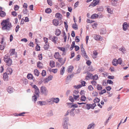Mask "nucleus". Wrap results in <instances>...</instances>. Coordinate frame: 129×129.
<instances>
[{
    "instance_id": "nucleus-23",
    "label": "nucleus",
    "mask_w": 129,
    "mask_h": 129,
    "mask_svg": "<svg viewBox=\"0 0 129 129\" xmlns=\"http://www.w3.org/2000/svg\"><path fill=\"white\" fill-rule=\"evenodd\" d=\"M60 56V55L59 53L58 52H55L54 55V57L56 59L58 58L59 56Z\"/></svg>"
},
{
    "instance_id": "nucleus-15",
    "label": "nucleus",
    "mask_w": 129,
    "mask_h": 129,
    "mask_svg": "<svg viewBox=\"0 0 129 129\" xmlns=\"http://www.w3.org/2000/svg\"><path fill=\"white\" fill-rule=\"evenodd\" d=\"M13 88L11 86H9L8 88L7 91L10 93H11L13 92Z\"/></svg>"
},
{
    "instance_id": "nucleus-52",
    "label": "nucleus",
    "mask_w": 129,
    "mask_h": 129,
    "mask_svg": "<svg viewBox=\"0 0 129 129\" xmlns=\"http://www.w3.org/2000/svg\"><path fill=\"white\" fill-rule=\"evenodd\" d=\"M82 55L83 57H86V58H87L88 57V56L86 55V53L85 51H83L82 52Z\"/></svg>"
},
{
    "instance_id": "nucleus-25",
    "label": "nucleus",
    "mask_w": 129,
    "mask_h": 129,
    "mask_svg": "<svg viewBox=\"0 0 129 129\" xmlns=\"http://www.w3.org/2000/svg\"><path fill=\"white\" fill-rule=\"evenodd\" d=\"M106 30L105 29L102 28L100 30V34H104L106 33Z\"/></svg>"
},
{
    "instance_id": "nucleus-2",
    "label": "nucleus",
    "mask_w": 129,
    "mask_h": 129,
    "mask_svg": "<svg viewBox=\"0 0 129 129\" xmlns=\"http://www.w3.org/2000/svg\"><path fill=\"white\" fill-rule=\"evenodd\" d=\"M4 61L7 63V64L8 66H10L12 63V61L11 59L8 56H5L4 57Z\"/></svg>"
},
{
    "instance_id": "nucleus-13",
    "label": "nucleus",
    "mask_w": 129,
    "mask_h": 129,
    "mask_svg": "<svg viewBox=\"0 0 129 129\" xmlns=\"http://www.w3.org/2000/svg\"><path fill=\"white\" fill-rule=\"evenodd\" d=\"M74 69V67L72 66H70L68 67L67 71L68 73L71 72Z\"/></svg>"
},
{
    "instance_id": "nucleus-9",
    "label": "nucleus",
    "mask_w": 129,
    "mask_h": 129,
    "mask_svg": "<svg viewBox=\"0 0 129 129\" xmlns=\"http://www.w3.org/2000/svg\"><path fill=\"white\" fill-rule=\"evenodd\" d=\"M53 76L51 75H50L47 78H46L45 80V82L47 83L50 81L52 79Z\"/></svg>"
},
{
    "instance_id": "nucleus-24",
    "label": "nucleus",
    "mask_w": 129,
    "mask_h": 129,
    "mask_svg": "<svg viewBox=\"0 0 129 129\" xmlns=\"http://www.w3.org/2000/svg\"><path fill=\"white\" fill-rule=\"evenodd\" d=\"M53 103H57L59 101V99L58 98H53Z\"/></svg>"
},
{
    "instance_id": "nucleus-53",
    "label": "nucleus",
    "mask_w": 129,
    "mask_h": 129,
    "mask_svg": "<svg viewBox=\"0 0 129 129\" xmlns=\"http://www.w3.org/2000/svg\"><path fill=\"white\" fill-rule=\"evenodd\" d=\"M98 78V76L97 75L95 74L94 76H93L92 77V78L94 80H97Z\"/></svg>"
},
{
    "instance_id": "nucleus-33",
    "label": "nucleus",
    "mask_w": 129,
    "mask_h": 129,
    "mask_svg": "<svg viewBox=\"0 0 129 129\" xmlns=\"http://www.w3.org/2000/svg\"><path fill=\"white\" fill-rule=\"evenodd\" d=\"M65 71V67L63 66L61 68L60 71V74L61 75H63L64 72Z\"/></svg>"
},
{
    "instance_id": "nucleus-26",
    "label": "nucleus",
    "mask_w": 129,
    "mask_h": 129,
    "mask_svg": "<svg viewBox=\"0 0 129 129\" xmlns=\"http://www.w3.org/2000/svg\"><path fill=\"white\" fill-rule=\"evenodd\" d=\"M38 97H37V95H36L35 94H34V95L32 96V100L34 101V102L35 103L37 100V98Z\"/></svg>"
},
{
    "instance_id": "nucleus-62",
    "label": "nucleus",
    "mask_w": 129,
    "mask_h": 129,
    "mask_svg": "<svg viewBox=\"0 0 129 129\" xmlns=\"http://www.w3.org/2000/svg\"><path fill=\"white\" fill-rule=\"evenodd\" d=\"M88 88L89 91L92 90L93 89V87L91 85H89L88 86Z\"/></svg>"
},
{
    "instance_id": "nucleus-4",
    "label": "nucleus",
    "mask_w": 129,
    "mask_h": 129,
    "mask_svg": "<svg viewBox=\"0 0 129 129\" xmlns=\"http://www.w3.org/2000/svg\"><path fill=\"white\" fill-rule=\"evenodd\" d=\"M49 39L54 44H57V42L58 40V38L55 36H50L49 37Z\"/></svg>"
},
{
    "instance_id": "nucleus-31",
    "label": "nucleus",
    "mask_w": 129,
    "mask_h": 129,
    "mask_svg": "<svg viewBox=\"0 0 129 129\" xmlns=\"http://www.w3.org/2000/svg\"><path fill=\"white\" fill-rule=\"evenodd\" d=\"M34 73L35 75L37 76H39V72L38 70L37 69L35 70L34 71Z\"/></svg>"
},
{
    "instance_id": "nucleus-39",
    "label": "nucleus",
    "mask_w": 129,
    "mask_h": 129,
    "mask_svg": "<svg viewBox=\"0 0 129 129\" xmlns=\"http://www.w3.org/2000/svg\"><path fill=\"white\" fill-rule=\"evenodd\" d=\"M45 12L49 14L51 12V10L50 8H47L45 10Z\"/></svg>"
},
{
    "instance_id": "nucleus-64",
    "label": "nucleus",
    "mask_w": 129,
    "mask_h": 129,
    "mask_svg": "<svg viewBox=\"0 0 129 129\" xmlns=\"http://www.w3.org/2000/svg\"><path fill=\"white\" fill-rule=\"evenodd\" d=\"M36 50L37 51H40V47L39 46L37 45L36 48Z\"/></svg>"
},
{
    "instance_id": "nucleus-42",
    "label": "nucleus",
    "mask_w": 129,
    "mask_h": 129,
    "mask_svg": "<svg viewBox=\"0 0 129 129\" xmlns=\"http://www.w3.org/2000/svg\"><path fill=\"white\" fill-rule=\"evenodd\" d=\"M116 61L117 62V64H121L122 63V60L121 58H118V60L116 59Z\"/></svg>"
},
{
    "instance_id": "nucleus-46",
    "label": "nucleus",
    "mask_w": 129,
    "mask_h": 129,
    "mask_svg": "<svg viewBox=\"0 0 129 129\" xmlns=\"http://www.w3.org/2000/svg\"><path fill=\"white\" fill-rule=\"evenodd\" d=\"M90 106L91 107L90 108L92 109H94L95 107L96 106V104L95 103H93V104H90Z\"/></svg>"
},
{
    "instance_id": "nucleus-43",
    "label": "nucleus",
    "mask_w": 129,
    "mask_h": 129,
    "mask_svg": "<svg viewBox=\"0 0 129 129\" xmlns=\"http://www.w3.org/2000/svg\"><path fill=\"white\" fill-rule=\"evenodd\" d=\"M49 71L50 72H52L54 73H56L57 72V69H52L51 70V69L50 68Z\"/></svg>"
},
{
    "instance_id": "nucleus-29",
    "label": "nucleus",
    "mask_w": 129,
    "mask_h": 129,
    "mask_svg": "<svg viewBox=\"0 0 129 129\" xmlns=\"http://www.w3.org/2000/svg\"><path fill=\"white\" fill-rule=\"evenodd\" d=\"M112 64L113 65L115 66H116L117 65V64L116 59H114L113 60L112 62Z\"/></svg>"
},
{
    "instance_id": "nucleus-30",
    "label": "nucleus",
    "mask_w": 129,
    "mask_h": 129,
    "mask_svg": "<svg viewBox=\"0 0 129 129\" xmlns=\"http://www.w3.org/2000/svg\"><path fill=\"white\" fill-rule=\"evenodd\" d=\"M94 39L96 40H99L100 38V36L99 35H95L94 37Z\"/></svg>"
},
{
    "instance_id": "nucleus-49",
    "label": "nucleus",
    "mask_w": 129,
    "mask_h": 129,
    "mask_svg": "<svg viewBox=\"0 0 129 129\" xmlns=\"http://www.w3.org/2000/svg\"><path fill=\"white\" fill-rule=\"evenodd\" d=\"M100 0H97L95 1V2L93 3V6H95L97 5H98V4L100 2Z\"/></svg>"
},
{
    "instance_id": "nucleus-6",
    "label": "nucleus",
    "mask_w": 129,
    "mask_h": 129,
    "mask_svg": "<svg viewBox=\"0 0 129 129\" xmlns=\"http://www.w3.org/2000/svg\"><path fill=\"white\" fill-rule=\"evenodd\" d=\"M123 29L124 31H126L128 28V24L126 22H124L123 24Z\"/></svg>"
},
{
    "instance_id": "nucleus-48",
    "label": "nucleus",
    "mask_w": 129,
    "mask_h": 129,
    "mask_svg": "<svg viewBox=\"0 0 129 129\" xmlns=\"http://www.w3.org/2000/svg\"><path fill=\"white\" fill-rule=\"evenodd\" d=\"M57 48L60 50L62 51L63 52H64L65 51V48L63 47H57Z\"/></svg>"
},
{
    "instance_id": "nucleus-51",
    "label": "nucleus",
    "mask_w": 129,
    "mask_h": 129,
    "mask_svg": "<svg viewBox=\"0 0 129 129\" xmlns=\"http://www.w3.org/2000/svg\"><path fill=\"white\" fill-rule=\"evenodd\" d=\"M107 85V83L106 80H104L102 83V85L103 86H105Z\"/></svg>"
},
{
    "instance_id": "nucleus-10",
    "label": "nucleus",
    "mask_w": 129,
    "mask_h": 129,
    "mask_svg": "<svg viewBox=\"0 0 129 129\" xmlns=\"http://www.w3.org/2000/svg\"><path fill=\"white\" fill-rule=\"evenodd\" d=\"M53 23L54 25L57 26L59 24L58 20L56 19H54L53 20Z\"/></svg>"
},
{
    "instance_id": "nucleus-58",
    "label": "nucleus",
    "mask_w": 129,
    "mask_h": 129,
    "mask_svg": "<svg viewBox=\"0 0 129 129\" xmlns=\"http://www.w3.org/2000/svg\"><path fill=\"white\" fill-rule=\"evenodd\" d=\"M97 10L98 11H102L103 10V8L102 7H100L97 8Z\"/></svg>"
},
{
    "instance_id": "nucleus-17",
    "label": "nucleus",
    "mask_w": 129,
    "mask_h": 129,
    "mask_svg": "<svg viewBox=\"0 0 129 129\" xmlns=\"http://www.w3.org/2000/svg\"><path fill=\"white\" fill-rule=\"evenodd\" d=\"M37 67L39 69L42 68L43 64L40 61H38L37 63Z\"/></svg>"
},
{
    "instance_id": "nucleus-47",
    "label": "nucleus",
    "mask_w": 129,
    "mask_h": 129,
    "mask_svg": "<svg viewBox=\"0 0 129 129\" xmlns=\"http://www.w3.org/2000/svg\"><path fill=\"white\" fill-rule=\"evenodd\" d=\"M47 102L48 103H50L51 104H52L53 103V98H51L50 99L48 100Z\"/></svg>"
},
{
    "instance_id": "nucleus-63",
    "label": "nucleus",
    "mask_w": 129,
    "mask_h": 129,
    "mask_svg": "<svg viewBox=\"0 0 129 129\" xmlns=\"http://www.w3.org/2000/svg\"><path fill=\"white\" fill-rule=\"evenodd\" d=\"M69 100L72 102H74V100L73 97L71 96H70L69 98Z\"/></svg>"
},
{
    "instance_id": "nucleus-50",
    "label": "nucleus",
    "mask_w": 129,
    "mask_h": 129,
    "mask_svg": "<svg viewBox=\"0 0 129 129\" xmlns=\"http://www.w3.org/2000/svg\"><path fill=\"white\" fill-rule=\"evenodd\" d=\"M85 108L88 110L90 109L91 107L90 106V104H87L85 106Z\"/></svg>"
},
{
    "instance_id": "nucleus-45",
    "label": "nucleus",
    "mask_w": 129,
    "mask_h": 129,
    "mask_svg": "<svg viewBox=\"0 0 129 129\" xmlns=\"http://www.w3.org/2000/svg\"><path fill=\"white\" fill-rule=\"evenodd\" d=\"M106 92V90L105 89H104L103 90H101L100 92H99V94L101 95L103 94L104 93H105Z\"/></svg>"
},
{
    "instance_id": "nucleus-32",
    "label": "nucleus",
    "mask_w": 129,
    "mask_h": 129,
    "mask_svg": "<svg viewBox=\"0 0 129 129\" xmlns=\"http://www.w3.org/2000/svg\"><path fill=\"white\" fill-rule=\"evenodd\" d=\"M93 77L92 74L91 73L88 72L87 73L86 77H88L89 78L92 79Z\"/></svg>"
},
{
    "instance_id": "nucleus-16",
    "label": "nucleus",
    "mask_w": 129,
    "mask_h": 129,
    "mask_svg": "<svg viewBox=\"0 0 129 129\" xmlns=\"http://www.w3.org/2000/svg\"><path fill=\"white\" fill-rule=\"evenodd\" d=\"M99 15L96 14H92L91 17V19H96L98 18Z\"/></svg>"
},
{
    "instance_id": "nucleus-21",
    "label": "nucleus",
    "mask_w": 129,
    "mask_h": 129,
    "mask_svg": "<svg viewBox=\"0 0 129 129\" xmlns=\"http://www.w3.org/2000/svg\"><path fill=\"white\" fill-rule=\"evenodd\" d=\"M6 16L5 12L3 11H1L0 12V16L2 17H4Z\"/></svg>"
},
{
    "instance_id": "nucleus-7",
    "label": "nucleus",
    "mask_w": 129,
    "mask_h": 129,
    "mask_svg": "<svg viewBox=\"0 0 129 129\" xmlns=\"http://www.w3.org/2000/svg\"><path fill=\"white\" fill-rule=\"evenodd\" d=\"M37 104L40 106H42L45 105L47 104L46 102V101H39L37 102Z\"/></svg>"
},
{
    "instance_id": "nucleus-5",
    "label": "nucleus",
    "mask_w": 129,
    "mask_h": 129,
    "mask_svg": "<svg viewBox=\"0 0 129 129\" xmlns=\"http://www.w3.org/2000/svg\"><path fill=\"white\" fill-rule=\"evenodd\" d=\"M67 104L69 106V108H71L72 107L74 108H76L78 107L77 105L76 104H74V103H67Z\"/></svg>"
},
{
    "instance_id": "nucleus-61",
    "label": "nucleus",
    "mask_w": 129,
    "mask_h": 129,
    "mask_svg": "<svg viewBox=\"0 0 129 129\" xmlns=\"http://www.w3.org/2000/svg\"><path fill=\"white\" fill-rule=\"evenodd\" d=\"M92 94H93V96H97L98 95V93L97 92H94L92 93Z\"/></svg>"
},
{
    "instance_id": "nucleus-14",
    "label": "nucleus",
    "mask_w": 129,
    "mask_h": 129,
    "mask_svg": "<svg viewBox=\"0 0 129 129\" xmlns=\"http://www.w3.org/2000/svg\"><path fill=\"white\" fill-rule=\"evenodd\" d=\"M35 90V94L37 96V97H39V93L40 92L39 88H37V89Z\"/></svg>"
},
{
    "instance_id": "nucleus-59",
    "label": "nucleus",
    "mask_w": 129,
    "mask_h": 129,
    "mask_svg": "<svg viewBox=\"0 0 129 129\" xmlns=\"http://www.w3.org/2000/svg\"><path fill=\"white\" fill-rule=\"evenodd\" d=\"M11 14L14 16H16L17 14L15 11H13L11 12Z\"/></svg>"
},
{
    "instance_id": "nucleus-19",
    "label": "nucleus",
    "mask_w": 129,
    "mask_h": 129,
    "mask_svg": "<svg viewBox=\"0 0 129 129\" xmlns=\"http://www.w3.org/2000/svg\"><path fill=\"white\" fill-rule=\"evenodd\" d=\"M93 58L94 59L96 58L98 55V52L96 50H94L93 52Z\"/></svg>"
},
{
    "instance_id": "nucleus-34",
    "label": "nucleus",
    "mask_w": 129,
    "mask_h": 129,
    "mask_svg": "<svg viewBox=\"0 0 129 129\" xmlns=\"http://www.w3.org/2000/svg\"><path fill=\"white\" fill-rule=\"evenodd\" d=\"M69 121V118L68 117H64L63 121V123H68Z\"/></svg>"
},
{
    "instance_id": "nucleus-57",
    "label": "nucleus",
    "mask_w": 129,
    "mask_h": 129,
    "mask_svg": "<svg viewBox=\"0 0 129 129\" xmlns=\"http://www.w3.org/2000/svg\"><path fill=\"white\" fill-rule=\"evenodd\" d=\"M46 74V72L44 70H43L42 73V75L43 76H45Z\"/></svg>"
},
{
    "instance_id": "nucleus-1",
    "label": "nucleus",
    "mask_w": 129,
    "mask_h": 129,
    "mask_svg": "<svg viewBox=\"0 0 129 129\" xmlns=\"http://www.w3.org/2000/svg\"><path fill=\"white\" fill-rule=\"evenodd\" d=\"M1 24L2 26V29L3 30H6L7 31H9L12 27L11 23L9 22L7 19L3 20Z\"/></svg>"
},
{
    "instance_id": "nucleus-18",
    "label": "nucleus",
    "mask_w": 129,
    "mask_h": 129,
    "mask_svg": "<svg viewBox=\"0 0 129 129\" xmlns=\"http://www.w3.org/2000/svg\"><path fill=\"white\" fill-rule=\"evenodd\" d=\"M7 72L8 75H11L13 72V70L11 68H10L8 69Z\"/></svg>"
},
{
    "instance_id": "nucleus-36",
    "label": "nucleus",
    "mask_w": 129,
    "mask_h": 129,
    "mask_svg": "<svg viewBox=\"0 0 129 129\" xmlns=\"http://www.w3.org/2000/svg\"><path fill=\"white\" fill-rule=\"evenodd\" d=\"M50 67L51 68H53L55 66V62L52 61H50L49 63Z\"/></svg>"
},
{
    "instance_id": "nucleus-60",
    "label": "nucleus",
    "mask_w": 129,
    "mask_h": 129,
    "mask_svg": "<svg viewBox=\"0 0 129 129\" xmlns=\"http://www.w3.org/2000/svg\"><path fill=\"white\" fill-rule=\"evenodd\" d=\"M79 37L78 36H76L75 38V41L76 42H78L80 41V40L78 38Z\"/></svg>"
},
{
    "instance_id": "nucleus-56",
    "label": "nucleus",
    "mask_w": 129,
    "mask_h": 129,
    "mask_svg": "<svg viewBox=\"0 0 129 129\" xmlns=\"http://www.w3.org/2000/svg\"><path fill=\"white\" fill-rule=\"evenodd\" d=\"M19 8V7L18 5H16L14 6V10L15 11L17 10Z\"/></svg>"
},
{
    "instance_id": "nucleus-37",
    "label": "nucleus",
    "mask_w": 129,
    "mask_h": 129,
    "mask_svg": "<svg viewBox=\"0 0 129 129\" xmlns=\"http://www.w3.org/2000/svg\"><path fill=\"white\" fill-rule=\"evenodd\" d=\"M72 27L75 30H77L78 29L77 24L76 23L73 24L72 25Z\"/></svg>"
},
{
    "instance_id": "nucleus-41",
    "label": "nucleus",
    "mask_w": 129,
    "mask_h": 129,
    "mask_svg": "<svg viewBox=\"0 0 129 129\" xmlns=\"http://www.w3.org/2000/svg\"><path fill=\"white\" fill-rule=\"evenodd\" d=\"M86 97L84 95H82L81 97L80 100L82 101H84L86 100Z\"/></svg>"
},
{
    "instance_id": "nucleus-11",
    "label": "nucleus",
    "mask_w": 129,
    "mask_h": 129,
    "mask_svg": "<svg viewBox=\"0 0 129 129\" xmlns=\"http://www.w3.org/2000/svg\"><path fill=\"white\" fill-rule=\"evenodd\" d=\"M55 17L56 18H57L59 20H60L61 19L62 15L59 13H57L55 15Z\"/></svg>"
},
{
    "instance_id": "nucleus-3",
    "label": "nucleus",
    "mask_w": 129,
    "mask_h": 129,
    "mask_svg": "<svg viewBox=\"0 0 129 129\" xmlns=\"http://www.w3.org/2000/svg\"><path fill=\"white\" fill-rule=\"evenodd\" d=\"M40 92L42 93V94H44L45 95H47L48 92V90L45 87L43 86L41 87Z\"/></svg>"
},
{
    "instance_id": "nucleus-12",
    "label": "nucleus",
    "mask_w": 129,
    "mask_h": 129,
    "mask_svg": "<svg viewBox=\"0 0 129 129\" xmlns=\"http://www.w3.org/2000/svg\"><path fill=\"white\" fill-rule=\"evenodd\" d=\"M95 125L94 123H91L89 125L87 129H90L91 128H93Z\"/></svg>"
},
{
    "instance_id": "nucleus-8",
    "label": "nucleus",
    "mask_w": 129,
    "mask_h": 129,
    "mask_svg": "<svg viewBox=\"0 0 129 129\" xmlns=\"http://www.w3.org/2000/svg\"><path fill=\"white\" fill-rule=\"evenodd\" d=\"M8 74L6 73H5L3 74V77L4 81H7L8 80Z\"/></svg>"
},
{
    "instance_id": "nucleus-54",
    "label": "nucleus",
    "mask_w": 129,
    "mask_h": 129,
    "mask_svg": "<svg viewBox=\"0 0 129 129\" xmlns=\"http://www.w3.org/2000/svg\"><path fill=\"white\" fill-rule=\"evenodd\" d=\"M64 26L66 28V31H67L68 29V25L67 24V23L65 21L64 22Z\"/></svg>"
},
{
    "instance_id": "nucleus-44",
    "label": "nucleus",
    "mask_w": 129,
    "mask_h": 129,
    "mask_svg": "<svg viewBox=\"0 0 129 129\" xmlns=\"http://www.w3.org/2000/svg\"><path fill=\"white\" fill-rule=\"evenodd\" d=\"M100 99L96 97L93 100V102L94 103H99L100 102Z\"/></svg>"
},
{
    "instance_id": "nucleus-55",
    "label": "nucleus",
    "mask_w": 129,
    "mask_h": 129,
    "mask_svg": "<svg viewBox=\"0 0 129 129\" xmlns=\"http://www.w3.org/2000/svg\"><path fill=\"white\" fill-rule=\"evenodd\" d=\"M70 115L71 116H74L75 115V113L73 111L70 110Z\"/></svg>"
},
{
    "instance_id": "nucleus-27",
    "label": "nucleus",
    "mask_w": 129,
    "mask_h": 129,
    "mask_svg": "<svg viewBox=\"0 0 129 129\" xmlns=\"http://www.w3.org/2000/svg\"><path fill=\"white\" fill-rule=\"evenodd\" d=\"M74 76V74H72L71 75H69L66 78V80H69L71 78H72Z\"/></svg>"
},
{
    "instance_id": "nucleus-22",
    "label": "nucleus",
    "mask_w": 129,
    "mask_h": 129,
    "mask_svg": "<svg viewBox=\"0 0 129 129\" xmlns=\"http://www.w3.org/2000/svg\"><path fill=\"white\" fill-rule=\"evenodd\" d=\"M61 33V31L58 29H56L55 31V35L57 36H59Z\"/></svg>"
},
{
    "instance_id": "nucleus-28",
    "label": "nucleus",
    "mask_w": 129,
    "mask_h": 129,
    "mask_svg": "<svg viewBox=\"0 0 129 129\" xmlns=\"http://www.w3.org/2000/svg\"><path fill=\"white\" fill-rule=\"evenodd\" d=\"M62 125L64 129H68V126L67 123H62Z\"/></svg>"
},
{
    "instance_id": "nucleus-38",
    "label": "nucleus",
    "mask_w": 129,
    "mask_h": 129,
    "mask_svg": "<svg viewBox=\"0 0 129 129\" xmlns=\"http://www.w3.org/2000/svg\"><path fill=\"white\" fill-rule=\"evenodd\" d=\"M96 88L98 90H101L102 89V87L101 85L98 84L97 85Z\"/></svg>"
},
{
    "instance_id": "nucleus-40",
    "label": "nucleus",
    "mask_w": 129,
    "mask_h": 129,
    "mask_svg": "<svg viewBox=\"0 0 129 129\" xmlns=\"http://www.w3.org/2000/svg\"><path fill=\"white\" fill-rule=\"evenodd\" d=\"M111 4L113 6H114L116 3V2L118 0H110Z\"/></svg>"
},
{
    "instance_id": "nucleus-35",
    "label": "nucleus",
    "mask_w": 129,
    "mask_h": 129,
    "mask_svg": "<svg viewBox=\"0 0 129 129\" xmlns=\"http://www.w3.org/2000/svg\"><path fill=\"white\" fill-rule=\"evenodd\" d=\"M49 45L48 43H45V45H44V48L45 50H47L49 48Z\"/></svg>"
},
{
    "instance_id": "nucleus-20",
    "label": "nucleus",
    "mask_w": 129,
    "mask_h": 129,
    "mask_svg": "<svg viewBox=\"0 0 129 129\" xmlns=\"http://www.w3.org/2000/svg\"><path fill=\"white\" fill-rule=\"evenodd\" d=\"M27 78L29 79H33L34 78L33 75L31 74H28L27 76Z\"/></svg>"
}]
</instances>
